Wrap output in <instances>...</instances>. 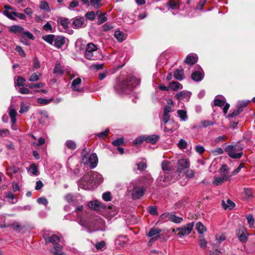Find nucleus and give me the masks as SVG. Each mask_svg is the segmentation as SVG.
I'll return each instance as SVG.
<instances>
[{
  "label": "nucleus",
  "instance_id": "1",
  "mask_svg": "<svg viewBox=\"0 0 255 255\" xmlns=\"http://www.w3.org/2000/svg\"><path fill=\"white\" fill-rule=\"evenodd\" d=\"M140 83L138 79L133 76L125 79H118L114 86V89L118 94H128Z\"/></svg>",
  "mask_w": 255,
  "mask_h": 255
},
{
  "label": "nucleus",
  "instance_id": "2",
  "mask_svg": "<svg viewBox=\"0 0 255 255\" xmlns=\"http://www.w3.org/2000/svg\"><path fill=\"white\" fill-rule=\"evenodd\" d=\"M103 181L101 174L94 171H90L82 177L80 182L85 189H92Z\"/></svg>",
  "mask_w": 255,
  "mask_h": 255
},
{
  "label": "nucleus",
  "instance_id": "3",
  "mask_svg": "<svg viewBox=\"0 0 255 255\" xmlns=\"http://www.w3.org/2000/svg\"><path fill=\"white\" fill-rule=\"evenodd\" d=\"M145 191V187L141 186L139 182H137L136 180L130 183L128 189V193L130 194L131 197L133 200L141 198L143 196Z\"/></svg>",
  "mask_w": 255,
  "mask_h": 255
},
{
  "label": "nucleus",
  "instance_id": "4",
  "mask_svg": "<svg viewBox=\"0 0 255 255\" xmlns=\"http://www.w3.org/2000/svg\"><path fill=\"white\" fill-rule=\"evenodd\" d=\"M98 54L99 51L96 45L92 43H89L86 45L84 53V56L86 59L96 60L98 58Z\"/></svg>",
  "mask_w": 255,
  "mask_h": 255
},
{
  "label": "nucleus",
  "instance_id": "5",
  "mask_svg": "<svg viewBox=\"0 0 255 255\" xmlns=\"http://www.w3.org/2000/svg\"><path fill=\"white\" fill-rule=\"evenodd\" d=\"M98 162V157L96 153H92L90 155L83 154L82 162L84 165L89 166L91 168L96 167L97 165Z\"/></svg>",
  "mask_w": 255,
  "mask_h": 255
},
{
  "label": "nucleus",
  "instance_id": "6",
  "mask_svg": "<svg viewBox=\"0 0 255 255\" xmlns=\"http://www.w3.org/2000/svg\"><path fill=\"white\" fill-rule=\"evenodd\" d=\"M226 99L221 95H218L216 96L214 101V105L216 106L222 107L224 106L223 111L224 115H225L227 114L230 108L229 104L226 103Z\"/></svg>",
  "mask_w": 255,
  "mask_h": 255
},
{
  "label": "nucleus",
  "instance_id": "7",
  "mask_svg": "<svg viewBox=\"0 0 255 255\" xmlns=\"http://www.w3.org/2000/svg\"><path fill=\"white\" fill-rule=\"evenodd\" d=\"M225 150L230 157L234 159L239 158V146L238 144L227 145Z\"/></svg>",
  "mask_w": 255,
  "mask_h": 255
},
{
  "label": "nucleus",
  "instance_id": "8",
  "mask_svg": "<svg viewBox=\"0 0 255 255\" xmlns=\"http://www.w3.org/2000/svg\"><path fill=\"white\" fill-rule=\"evenodd\" d=\"M193 227L194 222L187 224L186 226L181 228L180 232L177 233V236L182 237L189 235L193 230Z\"/></svg>",
  "mask_w": 255,
  "mask_h": 255
},
{
  "label": "nucleus",
  "instance_id": "9",
  "mask_svg": "<svg viewBox=\"0 0 255 255\" xmlns=\"http://www.w3.org/2000/svg\"><path fill=\"white\" fill-rule=\"evenodd\" d=\"M137 182H139L141 186H144L146 188L148 186H149L153 182V179L151 175L147 174L136 180Z\"/></svg>",
  "mask_w": 255,
  "mask_h": 255
},
{
  "label": "nucleus",
  "instance_id": "10",
  "mask_svg": "<svg viewBox=\"0 0 255 255\" xmlns=\"http://www.w3.org/2000/svg\"><path fill=\"white\" fill-rule=\"evenodd\" d=\"M161 232V230L157 228H153L151 229L150 231L146 233V236L148 237L151 238L149 243L155 242L158 238H159V234Z\"/></svg>",
  "mask_w": 255,
  "mask_h": 255
},
{
  "label": "nucleus",
  "instance_id": "11",
  "mask_svg": "<svg viewBox=\"0 0 255 255\" xmlns=\"http://www.w3.org/2000/svg\"><path fill=\"white\" fill-rule=\"evenodd\" d=\"M4 10L3 12V15L11 20H16V12L13 11L14 8L9 5L4 6Z\"/></svg>",
  "mask_w": 255,
  "mask_h": 255
},
{
  "label": "nucleus",
  "instance_id": "12",
  "mask_svg": "<svg viewBox=\"0 0 255 255\" xmlns=\"http://www.w3.org/2000/svg\"><path fill=\"white\" fill-rule=\"evenodd\" d=\"M239 115V108L235 110L231 114L226 116V117L229 118L231 123V126L235 128L238 124L239 121L234 120V118Z\"/></svg>",
  "mask_w": 255,
  "mask_h": 255
},
{
  "label": "nucleus",
  "instance_id": "13",
  "mask_svg": "<svg viewBox=\"0 0 255 255\" xmlns=\"http://www.w3.org/2000/svg\"><path fill=\"white\" fill-rule=\"evenodd\" d=\"M88 206L89 208L95 210H100L101 209L106 208V206L102 203L97 200L89 202L88 203Z\"/></svg>",
  "mask_w": 255,
  "mask_h": 255
},
{
  "label": "nucleus",
  "instance_id": "14",
  "mask_svg": "<svg viewBox=\"0 0 255 255\" xmlns=\"http://www.w3.org/2000/svg\"><path fill=\"white\" fill-rule=\"evenodd\" d=\"M190 166V163L187 159H181L178 161L177 171L181 172L185 169L188 168Z\"/></svg>",
  "mask_w": 255,
  "mask_h": 255
},
{
  "label": "nucleus",
  "instance_id": "15",
  "mask_svg": "<svg viewBox=\"0 0 255 255\" xmlns=\"http://www.w3.org/2000/svg\"><path fill=\"white\" fill-rule=\"evenodd\" d=\"M191 93L187 91H183L178 92L175 95V98L178 100L188 101L190 98Z\"/></svg>",
  "mask_w": 255,
  "mask_h": 255
},
{
  "label": "nucleus",
  "instance_id": "16",
  "mask_svg": "<svg viewBox=\"0 0 255 255\" xmlns=\"http://www.w3.org/2000/svg\"><path fill=\"white\" fill-rule=\"evenodd\" d=\"M81 83V79L80 78L78 77L74 79L71 84V88L73 90L79 92H83V89L82 88L80 87V85Z\"/></svg>",
  "mask_w": 255,
  "mask_h": 255
},
{
  "label": "nucleus",
  "instance_id": "17",
  "mask_svg": "<svg viewBox=\"0 0 255 255\" xmlns=\"http://www.w3.org/2000/svg\"><path fill=\"white\" fill-rule=\"evenodd\" d=\"M198 60V56L195 54L188 55L185 60V63L189 65H192L196 63Z\"/></svg>",
  "mask_w": 255,
  "mask_h": 255
},
{
  "label": "nucleus",
  "instance_id": "18",
  "mask_svg": "<svg viewBox=\"0 0 255 255\" xmlns=\"http://www.w3.org/2000/svg\"><path fill=\"white\" fill-rule=\"evenodd\" d=\"M204 76V74L202 70L195 71L191 74L192 79L196 82L201 81L203 79Z\"/></svg>",
  "mask_w": 255,
  "mask_h": 255
},
{
  "label": "nucleus",
  "instance_id": "19",
  "mask_svg": "<svg viewBox=\"0 0 255 255\" xmlns=\"http://www.w3.org/2000/svg\"><path fill=\"white\" fill-rule=\"evenodd\" d=\"M65 42V38L64 37L62 36H55L54 44L56 47L59 48H61Z\"/></svg>",
  "mask_w": 255,
  "mask_h": 255
},
{
  "label": "nucleus",
  "instance_id": "20",
  "mask_svg": "<svg viewBox=\"0 0 255 255\" xmlns=\"http://www.w3.org/2000/svg\"><path fill=\"white\" fill-rule=\"evenodd\" d=\"M222 206L223 208L226 210H232L235 207V204L230 199H227L226 201H222Z\"/></svg>",
  "mask_w": 255,
  "mask_h": 255
},
{
  "label": "nucleus",
  "instance_id": "21",
  "mask_svg": "<svg viewBox=\"0 0 255 255\" xmlns=\"http://www.w3.org/2000/svg\"><path fill=\"white\" fill-rule=\"evenodd\" d=\"M159 139V136L156 134H152L148 136H145V141L147 143L155 144Z\"/></svg>",
  "mask_w": 255,
  "mask_h": 255
},
{
  "label": "nucleus",
  "instance_id": "22",
  "mask_svg": "<svg viewBox=\"0 0 255 255\" xmlns=\"http://www.w3.org/2000/svg\"><path fill=\"white\" fill-rule=\"evenodd\" d=\"M44 239L46 243H51L53 245L59 242V238L55 235L51 236H44Z\"/></svg>",
  "mask_w": 255,
  "mask_h": 255
},
{
  "label": "nucleus",
  "instance_id": "23",
  "mask_svg": "<svg viewBox=\"0 0 255 255\" xmlns=\"http://www.w3.org/2000/svg\"><path fill=\"white\" fill-rule=\"evenodd\" d=\"M65 199L67 202L72 205L75 206L78 203V200L76 199V196L72 195L71 194H68L66 195L65 197Z\"/></svg>",
  "mask_w": 255,
  "mask_h": 255
},
{
  "label": "nucleus",
  "instance_id": "24",
  "mask_svg": "<svg viewBox=\"0 0 255 255\" xmlns=\"http://www.w3.org/2000/svg\"><path fill=\"white\" fill-rule=\"evenodd\" d=\"M174 78L179 80L181 81L184 79V70L182 69H177L174 72Z\"/></svg>",
  "mask_w": 255,
  "mask_h": 255
},
{
  "label": "nucleus",
  "instance_id": "25",
  "mask_svg": "<svg viewBox=\"0 0 255 255\" xmlns=\"http://www.w3.org/2000/svg\"><path fill=\"white\" fill-rule=\"evenodd\" d=\"M227 179V177L224 176L221 177H218L216 176H214V180L213 181V184L215 186H218L222 184L225 180Z\"/></svg>",
  "mask_w": 255,
  "mask_h": 255
},
{
  "label": "nucleus",
  "instance_id": "26",
  "mask_svg": "<svg viewBox=\"0 0 255 255\" xmlns=\"http://www.w3.org/2000/svg\"><path fill=\"white\" fill-rule=\"evenodd\" d=\"M53 73L58 76V75H62L64 71L61 66V64L59 62L57 61L55 64V66L53 69Z\"/></svg>",
  "mask_w": 255,
  "mask_h": 255
},
{
  "label": "nucleus",
  "instance_id": "27",
  "mask_svg": "<svg viewBox=\"0 0 255 255\" xmlns=\"http://www.w3.org/2000/svg\"><path fill=\"white\" fill-rule=\"evenodd\" d=\"M182 85L177 81H173L169 84V88L173 91L182 89Z\"/></svg>",
  "mask_w": 255,
  "mask_h": 255
},
{
  "label": "nucleus",
  "instance_id": "28",
  "mask_svg": "<svg viewBox=\"0 0 255 255\" xmlns=\"http://www.w3.org/2000/svg\"><path fill=\"white\" fill-rule=\"evenodd\" d=\"M167 105L164 107L163 113L169 114L172 112V107L173 106V101L171 99H168L167 101Z\"/></svg>",
  "mask_w": 255,
  "mask_h": 255
},
{
  "label": "nucleus",
  "instance_id": "29",
  "mask_svg": "<svg viewBox=\"0 0 255 255\" xmlns=\"http://www.w3.org/2000/svg\"><path fill=\"white\" fill-rule=\"evenodd\" d=\"M177 113L181 121H186L187 120L188 116L187 112L185 110H179L177 111Z\"/></svg>",
  "mask_w": 255,
  "mask_h": 255
},
{
  "label": "nucleus",
  "instance_id": "30",
  "mask_svg": "<svg viewBox=\"0 0 255 255\" xmlns=\"http://www.w3.org/2000/svg\"><path fill=\"white\" fill-rule=\"evenodd\" d=\"M9 30L11 32H12L14 33H20L21 34L23 30H24V28L21 26L14 25L10 27Z\"/></svg>",
  "mask_w": 255,
  "mask_h": 255
},
{
  "label": "nucleus",
  "instance_id": "31",
  "mask_svg": "<svg viewBox=\"0 0 255 255\" xmlns=\"http://www.w3.org/2000/svg\"><path fill=\"white\" fill-rule=\"evenodd\" d=\"M169 220L176 224L181 223L183 220L182 218L177 216L175 214H170V216H169Z\"/></svg>",
  "mask_w": 255,
  "mask_h": 255
},
{
  "label": "nucleus",
  "instance_id": "32",
  "mask_svg": "<svg viewBox=\"0 0 255 255\" xmlns=\"http://www.w3.org/2000/svg\"><path fill=\"white\" fill-rule=\"evenodd\" d=\"M84 19L83 17L76 18L73 20L72 25L73 27L78 28L80 27L84 23Z\"/></svg>",
  "mask_w": 255,
  "mask_h": 255
},
{
  "label": "nucleus",
  "instance_id": "33",
  "mask_svg": "<svg viewBox=\"0 0 255 255\" xmlns=\"http://www.w3.org/2000/svg\"><path fill=\"white\" fill-rule=\"evenodd\" d=\"M55 36L53 34H48L45 36H43L42 38L51 45H53Z\"/></svg>",
  "mask_w": 255,
  "mask_h": 255
},
{
  "label": "nucleus",
  "instance_id": "34",
  "mask_svg": "<svg viewBox=\"0 0 255 255\" xmlns=\"http://www.w3.org/2000/svg\"><path fill=\"white\" fill-rule=\"evenodd\" d=\"M250 234L248 233L246 229H243L242 231V234L240 235V242L245 243L248 240V237Z\"/></svg>",
  "mask_w": 255,
  "mask_h": 255
},
{
  "label": "nucleus",
  "instance_id": "35",
  "mask_svg": "<svg viewBox=\"0 0 255 255\" xmlns=\"http://www.w3.org/2000/svg\"><path fill=\"white\" fill-rule=\"evenodd\" d=\"M158 180L160 181H163V182L168 183H171L173 181H172V179L170 177H169L168 175H166L165 173H164L163 175H160L158 177Z\"/></svg>",
  "mask_w": 255,
  "mask_h": 255
},
{
  "label": "nucleus",
  "instance_id": "36",
  "mask_svg": "<svg viewBox=\"0 0 255 255\" xmlns=\"http://www.w3.org/2000/svg\"><path fill=\"white\" fill-rule=\"evenodd\" d=\"M114 36L120 42H122L125 40V35L121 31H116L114 33Z\"/></svg>",
  "mask_w": 255,
  "mask_h": 255
},
{
  "label": "nucleus",
  "instance_id": "37",
  "mask_svg": "<svg viewBox=\"0 0 255 255\" xmlns=\"http://www.w3.org/2000/svg\"><path fill=\"white\" fill-rule=\"evenodd\" d=\"M196 229L197 230L198 233L200 234H203L204 232L206 231L205 227L200 222H199L196 224Z\"/></svg>",
  "mask_w": 255,
  "mask_h": 255
},
{
  "label": "nucleus",
  "instance_id": "38",
  "mask_svg": "<svg viewBox=\"0 0 255 255\" xmlns=\"http://www.w3.org/2000/svg\"><path fill=\"white\" fill-rule=\"evenodd\" d=\"M5 197L7 199H8V201L12 204H15L17 201L16 197L11 192H8V193H7Z\"/></svg>",
  "mask_w": 255,
  "mask_h": 255
},
{
  "label": "nucleus",
  "instance_id": "39",
  "mask_svg": "<svg viewBox=\"0 0 255 255\" xmlns=\"http://www.w3.org/2000/svg\"><path fill=\"white\" fill-rule=\"evenodd\" d=\"M39 8L45 11L49 12L50 10L48 3L45 1H41L39 3Z\"/></svg>",
  "mask_w": 255,
  "mask_h": 255
},
{
  "label": "nucleus",
  "instance_id": "40",
  "mask_svg": "<svg viewBox=\"0 0 255 255\" xmlns=\"http://www.w3.org/2000/svg\"><path fill=\"white\" fill-rule=\"evenodd\" d=\"M137 169L140 171L145 170L147 167L146 162L144 159H142L141 162L136 164Z\"/></svg>",
  "mask_w": 255,
  "mask_h": 255
},
{
  "label": "nucleus",
  "instance_id": "41",
  "mask_svg": "<svg viewBox=\"0 0 255 255\" xmlns=\"http://www.w3.org/2000/svg\"><path fill=\"white\" fill-rule=\"evenodd\" d=\"M79 223L82 226H83L85 228H89L90 227H93L95 226L96 225V223H95L94 224H91L87 222L86 221L82 219L81 217H80V219L79 221Z\"/></svg>",
  "mask_w": 255,
  "mask_h": 255
},
{
  "label": "nucleus",
  "instance_id": "42",
  "mask_svg": "<svg viewBox=\"0 0 255 255\" xmlns=\"http://www.w3.org/2000/svg\"><path fill=\"white\" fill-rule=\"evenodd\" d=\"M166 5L169 7L170 9H178L179 7V5L172 0L169 1L166 3Z\"/></svg>",
  "mask_w": 255,
  "mask_h": 255
},
{
  "label": "nucleus",
  "instance_id": "43",
  "mask_svg": "<svg viewBox=\"0 0 255 255\" xmlns=\"http://www.w3.org/2000/svg\"><path fill=\"white\" fill-rule=\"evenodd\" d=\"M25 82L26 80L24 78L18 76L15 84L17 86L22 87L25 85Z\"/></svg>",
  "mask_w": 255,
  "mask_h": 255
},
{
  "label": "nucleus",
  "instance_id": "44",
  "mask_svg": "<svg viewBox=\"0 0 255 255\" xmlns=\"http://www.w3.org/2000/svg\"><path fill=\"white\" fill-rule=\"evenodd\" d=\"M28 171L33 175H38V169L35 164H32L30 165Z\"/></svg>",
  "mask_w": 255,
  "mask_h": 255
},
{
  "label": "nucleus",
  "instance_id": "45",
  "mask_svg": "<svg viewBox=\"0 0 255 255\" xmlns=\"http://www.w3.org/2000/svg\"><path fill=\"white\" fill-rule=\"evenodd\" d=\"M41 76V74L39 73H34L30 76L28 81L30 82L37 81Z\"/></svg>",
  "mask_w": 255,
  "mask_h": 255
},
{
  "label": "nucleus",
  "instance_id": "46",
  "mask_svg": "<svg viewBox=\"0 0 255 255\" xmlns=\"http://www.w3.org/2000/svg\"><path fill=\"white\" fill-rule=\"evenodd\" d=\"M53 100V98H50L49 99H45L43 98H38L37 99V102L39 104L42 105H47L50 103Z\"/></svg>",
  "mask_w": 255,
  "mask_h": 255
},
{
  "label": "nucleus",
  "instance_id": "47",
  "mask_svg": "<svg viewBox=\"0 0 255 255\" xmlns=\"http://www.w3.org/2000/svg\"><path fill=\"white\" fill-rule=\"evenodd\" d=\"M66 146L69 149L74 150L76 147V144L75 141L71 140H67L65 142Z\"/></svg>",
  "mask_w": 255,
  "mask_h": 255
},
{
  "label": "nucleus",
  "instance_id": "48",
  "mask_svg": "<svg viewBox=\"0 0 255 255\" xmlns=\"http://www.w3.org/2000/svg\"><path fill=\"white\" fill-rule=\"evenodd\" d=\"M16 112L14 109L11 108L9 112V117L11 119V123L14 124L16 122Z\"/></svg>",
  "mask_w": 255,
  "mask_h": 255
},
{
  "label": "nucleus",
  "instance_id": "49",
  "mask_svg": "<svg viewBox=\"0 0 255 255\" xmlns=\"http://www.w3.org/2000/svg\"><path fill=\"white\" fill-rule=\"evenodd\" d=\"M10 227H11L14 230L17 232H20L22 230V227L18 222H14L10 224Z\"/></svg>",
  "mask_w": 255,
  "mask_h": 255
},
{
  "label": "nucleus",
  "instance_id": "50",
  "mask_svg": "<svg viewBox=\"0 0 255 255\" xmlns=\"http://www.w3.org/2000/svg\"><path fill=\"white\" fill-rule=\"evenodd\" d=\"M226 240V236L223 234H218L216 236V241L217 244H221Z\"/></svg>",
  "mask_w": 255,
  "mask_h": 255
},
{
  "label": "nucleus",
  "instance_id": "51",
  "mask_svg": "<svg viewBox=\"0 0 255 255\" xmlns=\"http://www.w3.org/2000/svg\"><path fill=\"white\" fill-rule=\"evenodd\" d=\"M44 86V84L42 83H38L37 84L30 83L26 85V87L31 89L33 88H42Z\"/></svg>",
  "mask_w": 255,
  "mask_h": 255
},
{
  "label": "nucleus",
  "instance_id": "52",
  "mask_svg": "<svg viewBox=\"0 0 255 255\" xmlns=\"http://www.w3.org/2000/svg\"><path fill=\"white\" fill-rule=\"evenodd\" d=\"M162 170L164 171H168L170 169V163L167 160H164L161 163Z\"/></svg>",
  "mask_w": 255,
  "mask_h": 255
},
{
  "label": "nucleus",
  "instance_id": "53",
  "mask_svg": "<svg viewBox=\"0 0 255 255\" xmlns=\"http://www.w3.org/2000/svg\"><path fill=\"white\" fill-rule=\"evenodd\" d=\"M216 124L214 121L209 120H205L201 122V125L203 128H206L208 126H213Z\"/></svg>",
  "mask_w": 255,
  "mask_h": 255
},
{
  "label": "nucleus",
  "instance_id": "54",
  "mask_svg": "<svg viewBox=\"0 0 255 255\" xmlns=\"http://www.w3.org/2000/svg\"><path fill=\"white\" fill-rule=\"evenodd\" d=\"M199 246L201 248H205L207 247V242L205 240L203 236H201L199 237Z\"/></svg>",
  "mask_w": 255,
  "mask_h": 255
},
{
  "label": "nucleus",
  "instance_id": "55",
  "mask_svg": "<svg viewBox=\"0 0 255 255\" xmlns=\"http://www.w3.org/2000/svg\"><path fill=\"white\" fill-rule=\"evenodd\" d=\"M21 36L23 37H26L30 39L33 40L34 39V37L33 35L29 31H24V30L22 31V33L21 34Z\"/></svg>",
  "mask_w": 255,
  "mask_h": 255
},
{
  "label": "nucleus",
  "instance_id": "56",
  "mask_svg": "<svg viewBox=\"0 0 255 255\" xmlns=\"http://www.w3.org/2000/svg\"><path fill=\"white\" fill-rule=\"evenodd\" d=\"M143 141H145V136H140L134 140L133 144H140L142 143Z\"/></svg>",
  "mask_w": 255,
  "mask_h": 255
},
{
  "label": "nucleus",
  "instance_id": "57",
  "mask_svg": "<svg viewBox=\"0 0 255 255\" xmlns=\"http://www.w3.org/2000/svg\"><path fill=\"white\" fill-rule=\"evenodd\" d=\"M248 223L250 227L253 228L255 223V220L252 215H249L247 217Z\"/></svg>",
  "mask_w": 255,
  "mask_h": 255
},
{
  "label": "nucleus",
  "instance_id": "58",
  "mask_svg": "<svg viewBox=\"0 0 255 255\" xmlns=\"http://www.w3.org/2000/svg\"><path fill=\"white\" fill-rule=\"evenodd\" d=\"M29 106L24 104L23 102H22L20 104V109L19 110V113L21 114L25 113L28 111Z\"/></svg>",
  "mask_w": 255,
  "mask_h": 255
},
{
  "label": "nucleus",
  "instance_id": "59",
  "mask_svg": "<svg viewBox=\"0 0 255 255\" xmlns=\"http://www.w3.org/2000/svg\"><path fill=\"white\" fill-rule=\"evenodd\" d=\"M187 145V142L183 139H181L178 143V147L181 149L186 148Z\"/></svg>",
  "mask_w": 255,
  "mask_h": 255
},
{
  "label": "nucleus",
  "instance_id": "60",
  "mask_svg": "<svg viewBox=\"0 0 255 255\" xmlns=\"http://www.w3.org/2000/svg\"><path fill=\"white\" fill-rule=\"evenodd\" d=\"M227 170L228 166L226 165H223L219 170V173L223 176L226 177Z\"/></svg>",
  "mask_w": 255,
  "mask_h": 255
},
{
  "label": "nucleus",
  "instance_id": "61",
  "mask_svg": "<svg viewBox=\"0 0 255 255\" xmlns=\"http://www.w3.org/2000/svg\"><path fill=\"white\" fill-rule=\"evenodd\" d=\"M15 50L18 53L19 55L21 57H25L26 54L22 47L20 46H16Z\"/></svg>",
  "mask_w": 255,
  "mask_h": 255
},
{
  "label": "nucleus",
  "instance_id": "62",
  "mask_svg": "<svg viewBox=\"0 0 255 255\" xmlns=\"http://www.w3.org/2000/svg\"><path fill=\"white\" fill-rule=\"evenodd\" d=\"M90 2L91 5L96 8H99L101 5L100 0H90Z\"/></svg>",
  "mask_w": 255,
  "mask_h": 255
},
{
  "label": "nucleus",
  "instance_id": "63",
  "mask_svg": "<svg viewBox=\"0 0 255 255\" xmlns=\"http://www.w3.org/2000/svg\"><path fill=\"white\" fill-rule=\"evenodd\" d=\"M170 116L169 114L164 113H163L162 118V121L164 123V124H167L170 119Z\"/></svg>",
  "mask_w": 255,
  "mask_h": 255
},
{
  "label": "nucleus",
  "instance_id": "64",
  "mask_svg": "<svg viewBox=\"0 0 255 255\" xmlns=\"http://www.w3.org/2000/svg\"><path fill=\"white\" fill-rule=\"evenodd\" d=\"M85 16L87 19L93 20L95 18V14L94 11H91L87 13Z\"/></svg>",
  "mask_w": 255,
  "mask_h": 255
}]
</instances>
